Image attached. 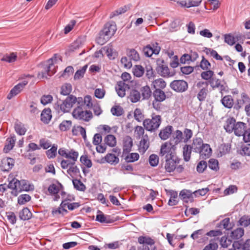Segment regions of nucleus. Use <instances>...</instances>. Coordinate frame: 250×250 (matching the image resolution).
I'll return each instance as SVG.
<instances>
[{"instance_id":"obj_1","label":"nucleus","mask_w":250,"mask_h":250,"mask_svg":"<svg viewBox=\"0 0 250 250\" xmlns=\"http://www.w3.org/2000/svg\"><path fill=\"white\" fill-rule=\"evenodd\" d=\"M176 147L170 143L166 142L161 146L159 155L165 159V169L166 172L171 173L176 171L181 173L184 169L183 165H180L181 159L177 155Z\"/></svg>"},{"instance_id":"obj_6","label":"nucleus","mask_w":250,"mask_h":250,"mask_svg":"<svg viewBox=\"0 0 250 250\" xmlns=\"http://www.w3.org/2000/svg\"><path fill=\"white\" fill-rule=\"evenodd\" d=\"M169 86L174 91L179 93L185 92L188 87V83L182 80H174L170 83Z\"/></svg>"},{"instance_id":"obj_21","label":"nucleus","mask_w":250,"mask_h":250,"mask_svg":"<svg viewBox=\"0 0 250 250\" xmlns=\"http://www.w3.org/2000/svg\"><path fill=\"white\" fill-rule=\"evenodd\" d=\"M96 220L101 223H111L114 220L108 215H104L101 210H98L96 215Z\"/></svg>"},{"instance_id":"obj_28","label":"nucleus","mask_w":250,"mask_h":250,"mask_svg":"<svg viewBox=\"0 0 250 250\" xmlns=\"http://www.w3.org/2000/svg\"><path fill=\"white\" fill-rule=\"evenodd\" d=\"M155 101L162 102L166 99L165 93L162 89H155L153 93Z\"/></svg>"},{"instance_id":"obj_45","label":"nucleus","mask_w":250,"mask_h":250,"mask_svg":"<svg viewBox=\"0 0 250 250\" xmlns=\"http://www.w3.org/2000/svg\"><path fill=\"white\" fill-rule=\"evenodd\" d=\"M208 166L211 170L217 171L219 169V162L216 159L211 158L208 162Z\"/></svg>"},{"instance_id":"obj_47","label":"nucleus","mask_w":250,"mask_h":250,"mask_svg":"<svg viewBox=\"0 0 250 250\" xmlns=\"http://www.w3.org/2000/svg\"><path fill=\"white\" fill-rule=\"evenodd\" d=\"M72 91V85L70 83H66L61 87V94L64 96L69 95Z\"/></svg>"},{"instance_id":"obj_15","label":"nucleus","mask_w":250,"mask_h":250,"mask_svg":"<svg viewBox=\"0 0 250 250\" xmlns=\"http://www.w3.org/2000/svg\"><path fill=\"white\" fill-rule=\"evenodd\" d=\"M129 89V84L125 82H118L116 86V90L120 97H124L125 95V91Z\"/></svg>"},{"instance_id":"obj_54","label":"nucleus","mask_w":250,"mask_h":250,"mask_svg":"<svg viewBox=\"0 0 250 250\" xmlns=\"http://www.w3.org/2000/svg\"><path fill=\"white\" fill-rule=\"evenodd\" d=\"M224 41L231 46L234 44L236 42L235 38L230 33L224 35Z\"/></svg>"},{"instance_id":"obj_53","label":"nucleus","mask_w":250,"mask_h":250,"mask_svg":"<svg viewBox=\"0 0 250 250\" xmlns=\"http://www.w3.org/2000/svg\"><path fill=\"white\" fill-rule=\"evenodd\" d=\"M57 146L53 145L50 149L46 151V154L49 159L54 158L57 155Z\"/></svg>"},{"instance_id":"obj_19","label":"nucleus","mask_w":250,"mask_h":250,"mask_svg":"<svg viewBox=\"0 0 250 250\" xmlns=\"http://www.w3.org/2000/svg\"><path fill=\"white\" fill-rule=\"evenodd\" d=\"M193 192L187 189H183L180 193V198L185 202H192L193 201Z\"/></svg>"},{"instance_id":"obj_39","label":"nucleus","mask_w":250,"mask_h":250,"mask_svg":"<svg viewBox=\"0 0 250 250\" xmlns=\"http://www.w3.org/2000/svg\"><path fill=\"white\" fill-rule=\"evenodd\" d=\"M67 173L71 177L77 176L80 175V171L78 167L75 164L67 168Z\"/></svg>"},{"instance_id":"obj_11","label":"nucleus","mask_w":250,"mask_h":250,"mask_svg":"<svg viewBox=\"0 0 250 250\" xmlns=\"http://www.w3.org/2000/svg\"><path fill=\"white\" fill-rule=\"evenodd\" d=\"M102 141V137L100 133H96L93 138V144L97 146L96 150L99 153H103L106 151V147L105 145L101 144Z\"/></svg>"},{"instance_id":"obj_29","label":"nucleus","mask_w":250,"mask_h":250,"mask_svg":"<svg viewBox=\"0 0 250 250\" xmlns=\"http://www.w3.org/2000/svg\"><path fill=\"white\" fill-rule=\"evenodd\" d=\"M52 118L51 111L49 108L44 109L41 115V121L44 124H48Z\"/></svg>"},{"instance_id":"obj_12","label":"nucleus","mask_w":250,"mask_h":250,"mask_svg":"<svg viewBox=\"0 0 250 250\" xmlns=\"http://www.w3.org/2000/svg\"><path fill=\"white\" fill-rule=\"evenodd\" d=\"M116 30V25L115 22H111L105 23L103 29L100 32H102V34L110 38L115 34Z\"/></svg>"},{"instance_id":"obj_8","label":"nucleus","mask_w":250,"mask_h":250,"mask_svg":"<svg viewBox=\"0 0 250 250\" xmlns=\"http://www.w3.org/2000/svg\"><path fill=\"white\" fill-rule=\"evenodd\" d=\"M54 66L53 59L51 58L48 61V65L44 67V70L40 72L38 74V78L40 79L46 78L52 75L55 72L51 70L52 67Z\"/></svg>"},{"instance_id":"obj_42","label":"nucleus","mask_w":250,"mask_h":250,"mask_svg":"<svg viewBox=\"0 0 250 250\" xmlns=\"http://www.w3.org/2000/svg\"><path fill=\"white\" fill-rule=\"evenodd\" d=\"M244 234V229L242 228H238L231 232L230 237L233 239H239L243 236Z\"/></svg>"},{"instance_id":"obj_20","label":"nucleus","mask_w":250,"mask_h":250,"mask_svg":"<svg viewBox=\"0 0 250 250\" xmlns=\"http://www.w3.org/2000/svg\"><path fill=\"white\" fill-rule=\"evenodd\" d=\"M211 152L212 150L210 146L205 144L202 146L201 148L199 149V151H198L197 153L200 154L201 158L206 159L211 155Z\"/></svg>"},{"instance_id":"obj_5","label":"nucleus","mask_w":250,"mask_h":250,"mask_svg":"<svg viewBox=\"0 0 250 250\" xmlns=\"http://www.w3.org/2000/svg\"><path fill=\"white\" fill-rule=\"evenodd\" d=\"M165 62L163 60H157L156 70L157 73L164 78H169L174 75L175 73L170 72L168 66L164 64Z\"/></svg>"},{"instance_id":"obj_64","label":"nucleus","mask_w":250,"mask_h":250,"mask_svg":"<svg viewBox=\"0 0 250 250\" xmlns=\"http://www.w3.org/2000/svg\"><path fill=\"white\" fill-rule=\"evenodd\" d=\"M207 163L206 161H201L197 165L196 169L199 173H203L207 167Z\"/></svg>"},{"instance_id":"obj_36","label":"nucleus","mask_w":250,"mask_h":250,"mask_svg":"<svg viewBox=\"0 0 250 250\" xmlns=\"http://www.w3.org/2000/svg\"><path fill=\"white\" fill-rule=\"evenodd\" d=\"M166 82L161 78L156 79L153 81L152 85L155 89H163L166 86Z\"/></svg>"},{"instance_id":"obj_32","label":"nucleus","mask_w":250,"mask_h":250,"mask_svg":"<svg viewBox=\"0 0 250 250\" xmlns=\"http://www.w3.org/2000/svg\"><path fill=\"white\" fill-rule=\"evenodd\" d=\"M222 104L226 108H231L233 105V99L230 95L224 96L221 100Z\"/></svg>"},{"instance_id":"obj_16","label":"nucleus","mask_w":250,"mask_h":250,"mask_svg":"<svg viewBox=\"0 0 250 250\" xmlns=\"http://www.w3.org/2000/svg\"><path fill=\"white\" fill-rule=\"evenodd\" d=\"M77 104L83 106V107L86 106L88 108H92L93 105L92 103V98L89 95L85 96L83 99L82 97H78L77 98Z\"/></svg>"},{"instance_id":"obj_37","label":"nucleus","mask_w":250,"mask_h":250,"mask_svg":"<svg viewBox=\"0 0 250 250\" xmlns=\"http://www.w3.org/2000/svg\"><path fill=\"white\" fill-rule=\"evenodd\" d=\"M106 162L111 165H116L119 162V158L112 153L107 154L105 157Z\"/></svg>"},{"instance_id":"obj_58","label":"nucleus","mask_w":250,"mask_h":250,"mask_svg":"<svg viewBox=\"0 0 250 250\" xmlns=\"http://www.w3.org/2000/svg\"><path fill=\"white\" fill-rule=\"evenodd\" d=\"M214 75V72L212 70H208L206 71H203L201 74V78L205 80H209L211 81L212 80V77Z\"/></svg>"},{"instance_id":"obj_14","label":"nucleus","mask_w":250,"mask_h":250,"mask_svg":"<svg viewBox=\"0 0 250 250\" xmlns=\"http://www.w3.org/2000/svg\"><path fill=\"white\" fill-rule=\"evenodd\" d=\"M14 160L11 158H7L1 160L0 164V168L3 171H8L13 167Z\"/></svg>"},{"instance_id":"obj_35","label":"nucleus","mask_w":250,"mask_h":250,"mask_svg":"<svg viewBox=\"0 0 250 250\" xmlns=\"http://www.w3.org/2000/svg\"><path fill=\"white\" fill-rule=\"evenodd\" d=\"M17 59V55L16 52H12L9 54H5L1 59V61L9 63H12L16 61Z\"/></svg>"},{"instance_id":"obj_31","label":"nucleus","mask_w":250,"mask_h":250,"mask_svg":"<svg viewBox=\"0 0 250 250\" xmlns=\"http://www.w3.org/2000/svg\"><path fill=\"white\" fill-rule=\"evenodd\" d=\"M203 145L204 144H203V140L201 138H196L193 140V143L191 146L193 151L197 153Z\"/></svg>"},{"instance_id":"obj_9","label":"nucleus","mask_w":250,"mask_h":250,"mask_svg":"<svg viewBox=\"0 0 250 250\" xmlns=\"http://www.w3.org/2000/svg\"><path fill=\"white\" fill-rule=\"evenodd\" d=\"M28 83V82L27 81L23 80L22 82L19 83L14 86L7 95V99L10 100L13 97H15L18 94L20 93L22 91L25 86Z\"/></svg>"},{"instance_id":"obj_48","label":"nucleus","mask_w":250,"mask_h":250,"mask_svg":"<svg viewBox=\"0 0 250 250\" xmlns=\"http://www.w3.org/2000/svg\"><path fill=\"white\" fill-rule=\"evenodd\" d=\"M72 121L70 120H64L59 125V129L62 131L69 130L72 126Z\"/></svg>"},{"instance_id":"obj_49","label":"nucleus","mask_w":250,"mask_h":250,"mask_svg":"<svg viewBox=\"0 0 250 250\" xmlns=\"http://www.w3.org/2000/svg\"><path fill=\"white\" fill-rule=\"evenodd\" d=\"M208 88L203 87L200 89L197 95V98L200 102L204 101L207 96Z\"/></svg>"},{"instance_id":"obj_40","label":"nucleus","mask_w":250,"mask_h":250,"mask_svg":"<svg viewBox=\"0 0 250 250\" xmlns=\"http://www.w3.org/2000/svg\"><path fill=\"white\" fill-rule=\"evenodd\" d=\"M67 159H63L61 162V166L62 169H67L68 167L73 166L76 164L77 160H72L70 158H66Z\"/></svg>"},{"instance_id":"obj_13","label":"nucleus","mask_w":250,"mask_h":250,"mask_svg":"<svg viewBox=\"0 0 250 250\" xmlns=\"http://www.w3.org/2000/svg\"><path fill=\"white\" fill-rule=\"evenodd\" d=\"M133 146V141L131 137L126 136L123 140L122 156L127 154L131 151Z\"/></svg>"},{"instance_id":"obj_30","label":"nucleus","mask_w":250,"mask_h":250,"mask_svg":"<svg viewBox=\"0 0 250 250\" xmlns=\"http://www.w3.org/2000/svg\"><path fill=\"white\" fill-rule=\"evenodd\" d=\"M141 97L143 100L148 99L152 95L151 90L148 85L143 86L140 89Z\"/></svg>"},{"instance_id":"obj_57","label":"nucleus","mask_w":250,"mask_h":250,"mask_svg":"<svg viewBox=\"0 0 250 250\" xmlns=\"http://www.w3.org/2000/svg\"><path fill=\"white\" fill-rule=\"evenodd\" d=\"M183 133L184 143H187L192 137L193 135L192 131L188 128L184 129Z\"/></svg>"},{"instance_id":"obj_18","label":"nucleus","mask_w":250,"mask_h":250,"mask_svg":"<svg viewBox=\"0 0 250 250\" xmlns=\"http://www.w3.org/2000/svg\"><path fill=\"white\" fill-rule=\"evenodd\" d=\"M165 190L167 195L169 196L168 205L171 206L177 205L178 202L177 192L170 189L166 188Z\"/></svg>"},{"instance_id":"obj_61","label":"nucleus","mask_w":250,"mask_h":250,"mask_svg":"<svg viewBox=\"0 0 250 250\" xmlns=\"http://www.w3.org/2000/svg\"><path fill=\"white\" fill-rule=\"evenodd\" d=\"M109 37L100 32L99 37L96 39L97 42L101 45H103L106 42Z\"/></svg>"},{"instance_id":"obj_25","label":"nucleus","mask_w":250,"mask_h":250,"mask_svg":"<svg viewBox=\"0 0 250 250\" xmlns=\"http://www.w3.org/2000/svg\"><path fill=\"white\" fill-rule=\"evenodd\" d=\"M172 126L167 125L162 129L159 132V135L162 140H166L169 138L172 132Z\"/></svg>"},{"instance_id":"obj_3","label":"nucleus","mask_w":250,"mask_h":250,"mask_svg":"<svg viewBox=\"0 0 250 250\" xmlns=\"http://www.w3.org/2000/svg\"><path fill=\"white\" fill-rule=\"evenodd\" d=\"M162 122L161 116L152 114L151 119H146L143 121L144 128L147 131L153 132L159 127Z\"/></svg>"},{"instance_id":"obj_38","label":"nucleus","mask_w":250,"mask_h":250,"mask_svg":"<svg viewBox=\"0 0 250 250\" xmlns=\"http://www.w3.org/2000/svg\"><path fill=\"white\" fill-rule=\"evenodd\" d=\"M31 216L32 213L27 208H23L19 213L20 218L23 220H29L31 218Z\"/></svg>"},{"instance_id":"obj_4","label":"nucleus","mask_w":250,"mask_h":250,"mask_svg":"<svg viewBox=\"0 0 250 250\" xmlns=\"http://www.w3.org/2000/svg\"><path fill=\"white\" fill-rule=\"evenodd\" d=\"M76 103H77V98L73 95H70L61 103L57 102L58 108L63 113L68 112Z\"/></svg>"},{"instance_id":"obj_51","label":"nucleus","mask_w":250,"mask_h":250,"mask_svg":"<svg viewBox=\"0 0 250 250\" xmlns=\"http://www.w3.org/2000/svg\"><path fill=\"white\" fill-rule=\"evenodd\" d=\"M230 145L229 144L221 145L219 147V150L221 155L222 156L229 153L230 150Z\"/></svg>"},{"instance_id":"obj_56","label":"nucleus","mask_w":250,"mask_h":250,"mask_svg":"<svg viewBox=\"0 0 250 250\" xmlns=\"http://www.w3.org/2000/svg\"><path fill=\"white\" fill-rule=\"evenodd\" d=\"M86 68L87 65H84L81 69L78 70L74 75V80H79L82 78L84 76Z\"/></svg>"},{"instance_id":"obj_50","label":"nucleus","mask_w":250,"mask_h":250,"mask_svg":"<svg viewBox=\"0 0 250 250\" xmlns=\"http://www.w3.org/2000/svg\"><path fill=\"white\" fill-rule=\"evenodd\" d=\"M144 72V68L140 65H136L133 69V73L137 77H141Z\"/></svg>"},{"instance_id":"obj_52","label":"nucleus","mask_w":250,"mask_h":250,"mask_svg":"<svg viewBox=\"0 0 250 250\" xmlns=\"http://www.w3.org/2000/svg\"><path fill=\"white\" fill-rule=\"evenodd\" d=\"M127 55L131 60L138 61L140 59L138 53L134 49H131L129 50L127 52Z\"/></svg>"},{"instance_id":"obj_33","label":"nucleus","mask_w":250,"mask_h":250,"mask_svg":"<svg viewBox=\"0 0 250 250\" xmlns=\"http://www.w3.org/2000/svg\"><path fill=\"white\" fill-rule=\"evenodd\" d=\"M192 149L190 145H186L183 147V155L184 160L186 162H188L190 160Z\"/></svg>"},{"instance_id":"obj_62","label":"nucleus","mask_w":250,"mask_h":250,"mask_svg":"<svg viewBox=\"0 0 250 250\" xmlns=\"http://www.w3.org/2000/svg\"><path fill=\"white\" fill-rule=\"evenodd\" d=\"M80 161L88 168H90L92 167V162L88 158L86 155H82L80 158Z\"/></svg>"},{"instance_id":"obj_60","label":"nucleus","mask_w":250,"mask_h":250,"mask_svg":"<svg viewBox=\"0 0 250 250\" xmlns=\"http://www.w3.org/2000/svg\"><path fill=\"white\" fill-rule=\"evenodd\" d=\"M31 200V197L28 194L21 195L18 199V202L20 205H23Z\"/></svg>"},{"instance_id":"obj_2","label":"nucleus","mask_w":250,"mask_h":250,"mask_svg":"<svg viewBox=\"0 0 250 250\" xmlns=\"http://www.w3.org/2000/svg\"><path fill=\"white\" fill-rule=\"evenodd\" d=\"M72 116L75 119L84 122H89L92 118L91 111L87 110L85 107L78 104L72 112Z\"/></svg>"},{"instance_id":"obj_63","label":"nucleus","mask_w":250,"mask_h":250,"mask_svg":"<svg viewBox=\"0 0 250 250\" xmlns=\"http://www.w3.org/2000/svg\"><path fill=\"white\" fill-rule=\"evenodd\" d=\"M134 116L135 119L138 122H141L144 118L141 110L139 108H136L134 110Z\"/></svg>"},{"instance_id":"obj_43","label":"nucleus","mask_w":250,"mask_h":250,"mask_svg":"<svg viewBox=\"0 0 250 250\" xmlns=\"http://www.w3.org/2000/svg\"><path fill=\"white\" fill-rule=\"evenodd\" d=\"M124 156H125V161L127 163L134 162L139 158V155L137 153H128Z\"/></svg>"},{"instance_id":"obj_46","label":"nucleus","mask_w":250,"mask_h":250,"mask_svg":"<svg viewBox=\"0 0 250 250\" xmlns=\"http://www.w3.org/2000/svg\"><path fill=\"white\" fill-rule=\"evenodd\" d=\"M173 140L175 145H177L181 142H184L183 133L181 130H176L175 131Z\"/></svg>"},{"instance_id":"obj_44","label":"nucleus","mask_w":250,"mask_h":250,"mask_svg":"<svg viewBox=\"0 0 250 250\" xmlns=\"http://www.w3.org/2000/svg\"><path fill=\"white\" fill-rule=\"evenodd\" d=\"M7 144H6L3 148V151L5 153L8 152L14 147L15 142V137L8 138L7 139Z\"/></svg>"},{"instance_id":"obj_23","label":"nucleus","mask_w":250,"mask_h":250,"mask_svg":"<svg viewBox=\"0 0 250 250\" xmlns=\"http://www.w3.org/2000/svg\"><path fill=\"white\" fill-rule=\"evenodd\" d=\"M246 129V124L241 122H238L235 125L233 131H234L235 135L241 136L242 133H244V131H245Z\"/></svg>"},{"instance_id":"obj_26","label":"nucleus","mask_w":250,"mask_h":250,"mask_svg":"<svg viewBox=\"0 0 250 250\" xmlns=\"http://www.w3.org/2000/svg\"><path fill=\"white\" fill-rule=\"evenodd\" d=\"M104 144L103 145H105V146H108L110 147H114L116 145L117 141L116 138L114 135L109 134L106 135L104 139Z\"/></svg>"},{"instance_id":"obj_24","label":"nucleus","mask_w":250,"mask_h":250,"mask_svg":"<svg viewBox=\"0 0 250 250\" xmlns=\"http://www.w3.org/2000/svg\"><path fill=\"white\" fill-rule=\"evenodd\" d=\"M236 123V120L233 117H229L226 122L224 128L227 132L231 133L233 131Z\"/></svg>"},{"instance_id":"obj_34","label":"nucleus","mask_w":250,"mask_h":250,"mask_svg":"<svg viewBox=\"0 0 250 250\" xmlns=\"http://www.w3.org/2000/svg\"><path fill=\"white\" fill-rule=\"evenodd\" d=\"M128 98L132 103H136L139 101L141 98L140 92L137 90L132 89L130 91Z\"/></svg>"},{"instance_id":"obj_55","label":"nucleus","mask_w":250,"mask_h":250,"mask_svg":"<svg viewBox=\"0 0 250 250\" xmlns=\"http://www.w3.org/2000/svg\"><path fill=\"white\" fill-rule=\"evenodd\" d=\"M111 112L114 116H120L123 114V109L119 105H115L111 109Z\"/></svg>"},{"instance_id":"obj_27","label":"nucleus","mask_w":250,"mask_h":250,"mask_svg":"<svg viewBox=\"0 0 250 250\" xmlns=\"http://www.w3.org/2000/svg\"><path fill=\"white\" fill-rule=\"evenodd\" d=\"M14 128L16 132L21 136L24 135L27 131L24 125L19 121L15 123Z\"/></svg>"},{"instance_id":"obj_59","label":"nucleus","mask_w":250,"mask_h":250,"mask_svg":"<svg viewBox=\"0 0 250 250\" xmlns=\"http://www.w3.org/2000/svg\"><path fill=\"white\" fill-rule=\"evenodd\" d=\"M159 160L158 156L154 154L150 155L149 157V163L152 167L157 166L159 163Z\"/></svg>"},{"instance_id":"obj_22","label":"nucleus","mask_w":250,"mask_h":250,"mask_svg":"<svg viewBox=\"0 0 250 250\" xmlns=\"http://www.w3.org/2000/svg\"><path fill=\"white\" fill-rule=\"evenodd\" d=\"M149 147L148 137L147 135L143 137L140 142L138 150L140 153H144Z\"/></svg>"},{"instance_id":"obj_41","label":"nucleus","mask_w":250,"mask_h":250,"mask_svg":"<svg viewBox=\"0 0 250 250\" xmlns=\"http://www.w3.org/2000/svg\"><path fill=\"white\" fill-rule=\"evenodd\" d=\"M204 52L206 53L207 55H210L211 57H213L216 60H222V57L220 56L217 51L215 50H213L211 48H208L206 47L204 49Z\"/></svg>"},{"instance_id":"obj_10","label":"nucleus","mask_w":250,"mask_h":250,"mask_svg":"<svg viewBox=\"0 0 250 250\" xmlns=\"http://www.w3.org/2000/svg\"><path fill=\"white\" fill-rule=\"evenodd\" d=\"M138 242L142 245L138 247V250H149L148 246H152L155 243L154 240L148 236H140L138 238Z\"/></svg>"},{"instance_id":"obj_7","label":"nucleus","mask_w":250,"mask_h":250,"mask_svg":"<svg viewBox=\"0 0 250 250\" xmlns=\"http://www.w3.org/2000/svg\"><path fill=\"white\" fill-rule=\"evenodd\" d=\"M160 47L157 42L148 44L143 48L144 55L147 57H150L153 54L157 55L160 51Z\"/></svg>"},{"instance_id":"obj_17","label":"nucleus","mask_w":250,"mask_h":250,"mask_svg":"<svg viewBox=\"0 0 250 250\" xmlns=\"http://www.w3.org/2000/svg\"><path fill=\"white\" fill-rule=\"evenodd\" d=\"M46 194L50 195L53 197L54 200H58L60 196L59 194H61L62 198L66 199L65 198V193L62 191L60 190V188H47V191L46 192Z\"/></svg>"}]
</instances>
